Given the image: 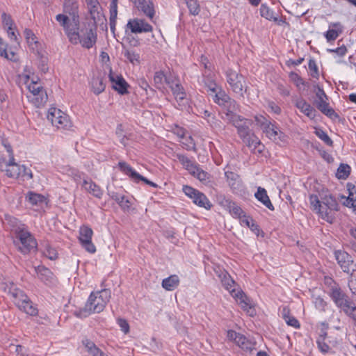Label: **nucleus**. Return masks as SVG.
<instances>
[{
	"label": "nucleus",
	"instance_id": "1",
	"mask_svg": "<svg viewBox=\"0 0 356 356\" xmlns=\"http://www.w3.org/2000/svg\"><path fill=\"white\" fill-rule=\"evenodd\" d=\"M63 14L56 15V19L63 27L66 35L72 40L75 38L74 31L80 24L79 15V2L77 0H65L63 4Z\"/></svg>",
	"mask_w": 356,
	"mask_h": 356
},
{
	"label": "nucleus",
	"instance_id": "2",
	"mask_svg": "<svg viewBox=\"0 0 356 356\" xmlns=\"http://www.w3.org/2000/svg\"><path fill=\"white\" fill-rule=\"evenodd\" d=\"M309 203L313 211H316L324 220L332 223L334 216V211L339 210V203L331 194L321 197V200L316 195H309Z\"/></svg>",
	"mask_w": 356,
	"mask_h": 356
},
{
	"label": "nucleus",
	"instance_id": "3",
	"mask_svg": "<svg viewBox=\"0 0 356 356\" xmlns=\"http://www.w3.org/2000/svg\"><path fill=\"white\" fill-rule=\"evenodd\" d=\"M111 297V293L109 289H103L100 291L92 292L85 305V307L79 309L74 312V314L79 318H86L93 313H100L102 312Z\"/></svg>",
	"mask_w": 356,
	"mask_h": 356
},
{
	"label": "nucleus",
	"instance_id": "4",
	"mask_svg": "<svg viewBox=\"0 0 356 356\" xmlns=\"http://www.w3.org/2000/svg\"><path fill=\"white\" fill-rule=\"evenodd\" d=\"M335 305L341 309L346 314L356 321V307L352 305V301L336 283L331 286L328 293Z\"/></svg>",
	"mask_w": 356,
	"mask_h": 356
},
{
	"label": "nucleus",
	"instance_id": "5",
	"mask_svg": "<svg viewBox=\"0 0 356 356\" xmlns=\"http://www.w3.org/2000/svg\"><path fill=\"white\" fill-rule=\"evenodd\" d=\"M213 100L222 108V118L224 120L229 122L238 115L236 112L239 111L240 106L222 89H220L218 94L214 95Z\"/></svg>",
	"mask_w": 356,
	"mask_h": 356
},
{
	"label": "nucleus",
	"instance_id": "6",
	"mask_svg": "<svg viewBox=\"0 0 356 356\" xmlns=\"http://www.w3.org/2000/svg\"><path fill=\"white\" fill-rule=\"evenodd\" d=\"M225 76L231 90L234 93L243 97L248 89L245 77L232 69H227L225 71Z\"/></svg>",
	"mask_w": 356,
	"mask_h": 356
},
{
	"label": "nucleus",
	"instance_id": "7",
	"mask_svg": "<svg viewBox=\"0 0 356 356\" xmlns=\"http://www.w3.org/2000/svg\"><path fill=\"white\" fill-rule=\"evenodd\" d=\"M14 236L15 237L14 243L23 254H28L37 247V242L28 230L27 227L14 234Z\"/></svg>",
	"mask_w": 356,
	"mask_h": 356
},
{
	"label": "nucleus",
	"instance_id": "8",
	"mask_svg": "<svg viewBox=\"0 0 356 356\" xmlns=\"http://www.w3.org/2000/svg\"><path fill=\"white\" fill-rule=\"evenodd\" d=\"M250 125L246 124L237 131V134L253 153L261 154L264 149V146L261 144L260 140L252 132L250 129Z\"/></svg>",
	"mask_w": 356,
	"mask_h": 356
},
{
	"label": "nucleus",
	"instance_id": "9",
	"mask_svg": "<svg viewBox=\"0 0 356 356\" xmlns=\"http://www.w3.org/2000/svg\"><path fill=\"white\" fill-rule=\"evenodd\" d=\"M27 88L29 91V95L27 96L29 100L36 107L44 106L48 99L44 88L33 78L31 82L28 84Z\"/></svg>",
	"mask_w": 356,
	"mask_h": 356
},
{
	"label": "nucleus",
	"instance_id": "10",
	"mask_svg": "<svg viewBox=\"0 0 356 356\" xmlns=\"http://www.w3.org/2000/svg\"><path fill=\"white\" fill-rule=\"evenodd\" d=\"M175 156L183 167L188 170L191 175L198 179L200 181H205L209 179V174L202 170L198 164L190 159L188 156L181 154H177Z\"/></svg>",
	"mask_w": 356,
	"mask_h": 356
},
{
	"label": "nucleus",
	"instance_id": "11",
	"mask_svg": "<svg viewBox=\"0 0 356 356\" xmlns=\"http://www.w3.org/2000/svg\"><path fill=\"white\" fill-rule=\"evenodd\" d=\"M175 156L183 167L188 170L191 175L198 179L200 181H205L209 179V174L202 170L198 164L190 159L188 156L181 154H177Z\"/></svg>",
	"mask_w": 356,
	"mask_h": 356
},
{
	"label": "nucleus",
	"instance_id": "12",
	"mask_svg": "<svg viewBox=\"0 0 356 356\" xmlns=\"http://www.w3.org/2000/svg\"><path fill=\"white\" fill-rule=\"evenodd\" d=\"M175 156L183 167L188 170L191 175L198 179L200 181H205L209 179V174L202 170L198 164L190 159L188 156L181 154H177Z\"/></svg>",
	"mask_w": 356,
	"mask_h": 356
},
{
	"label": "nucleus",
	"instance_id": "13",
	"mask_svg": "<svg viewBox=\"0 0 356 356\" xmlns=\"http://www.w3.org/2000/svg\"><path fill=\"white\" fill-rule=\"evenodd\" d=\"M175 156L183 167L188 170L191 175L198 179L200 181H205L209 179V174L202 170L198 164L190 159L188 156L181 154H177Z\"/></svg>",
	"mask_w": 356,
	"mask_h": 356
},
{
	"label": "nucleus",
	"instance_id": "14",
	"mask_svg": "<svg viewBox=\"0 0 356 356\" xmlns=\"http://www.w3.org/2000/svg\"><path fill=\"white\" fill-rule=\"evenodd\" d=\"M47 120L58 129H67L71 127V121L68 115L55 107L49 109Z\"/></svg>",
	"mask_w": 356,
	"mask_h": 356
},
{
	"label": "nucleus",
	"instance_id": "15",
	"mask_svg": "<svg viewBox=\"0 0 356 356\" xmlns=\"http://www.w3.org/2000/svg\"><path fill=\"white\" fill-rule=\"evenodd\" d=\"M75 38L74 40L70 39L69 35H67L69 41L73 44L81 43V45L87 49L91 48L96 42V36L92 29H87L85 33L83 30L80 31V24L77 26V29L74 31Z\"/></svg>",
	"mask_w": 356,
	"mask_h": 356
},
{
	"label": "nucleus",
	"instance_id": "16",
	"mask_svg": "<svg viewBox=\"0 0 356 356\" xmlns=\"http://www.w3.org/2000/svg\"><path fill=\"white\" fill-rule=\"evenodd\" d=\"M183 191L186 196L193 200V202L200 207L209 210L212 204L207 196L202 192L189 186H184Z\"/></svg>",
	"mask_w": 356,
	"mask_h": 356
},
{
	"label": "nucleus",
	"instance_id": "17",
	"mask_svg": "<svg viewBox=\"0 0 356 356\" xmlns=\"http://www.w3.org/2000/svg\"><path fill=\"white\" fill-rule=\"evenodd\" d=\"M334 254L338 264L344 273H350L351 270L356 271V264H354L352 256L348 252L338 250H335Z\"/></svg>",
	"mask_w": 356,
	"mask_h": 356
},
{
	"label": "nucleus",
	"instance_id": "18",
	"mask_svg": "<svg viewBox=\"0 0 356 356\" xmlns=\"http://www.w3.org/2000/svg\"><path fill=\"white\" fill-rule=\"evenodd\" d=\"M316 95L318 99L316 102L317 108L330 118H338L337 113L329 106V104L327 102V96L323 88L318 87Z\"/></svg>",
	"mask_w": 356,
	"mask_h": 356
},
{
	"label": "nucleus",
	"instance_id": "19",
	"mask_svg": "<svg viewBox=\"0 0 356 356\" xmlns=\"http://www.w3.org/2000/svg\"><path fill=\"white\" fill-rule=\"evenodd\" d=\"M118 167L120 170L126 175L129 176V178L133 180L136 183H138L140 181H143L145 184L154 187L156 188L157 184L148 180L147 178L143 177L139 173H138L134 168L131 167L127 163L124 161H120L118 163Z\"/></svg>",
	"mask_w": 356,
	"mask_h": 356
},
{
	"label": "nucleus",
	"instance_id": "20",
	"mask_svg": "<svg viewBox=\"0 0 356 356\" xmlns=\"http://www.w3.org/2000/svg\"><path fill=\"white\" fill-rule=\"evenodd\" d=\"M93 232L91 228L88 226H83L79 230V241L83 248L90 253H95L96 248L92 243V236Z\"/></svg>",
	"mask_w": 356,
	"mask_h": 356
},
{
	"label": "nucleus",
	"instance_id": "21",
	"mask_svg": "<svg viewBox=\"0 0 356 356\" xmlns=\"http://www.w3.org/2000/svg\"><path fill=\"white\" fill-rule=\"evenodd\" d=\"M3 290L13 298V302L19 308L24 300H27V296L19 289L17 288L13 282L4 283Z\"/></svg>",
	"mask_w": 356,
	"mask_h": 356
},
{
	"label": "nucleus",
	"instance_id": "22",
	"mask_svg": "<svg viewBox=\"0 0 356 356\" xmlns=\"http://www.w3.org/2000/svg\"><path fill=\"white\" fill-rule=\"evenodd\" d=\"M127 26L133 33H149L153 31L152 25L139 18L129 19Z\"/></svg>",
	"mask_w": 356,
	"mask_h": 356
},
{
	"label": "nucleus",
	"instance_id": "23",
	"mask_svg": "<svg viewBox=\"0 0 356 356\" xmlns=\"http://www.w3.org/2000/svg\"><path fill=\"white\" fill-rule=\"evenodd\" d=\"M109 80L111 82L112 88L120 95H125L129 92V84L122 77V75L113 73L112 70L110 71Z\"/></svg>",
	"mask_w": 356,
	"mask_h": 356
},
{
	"label": "nucleus",
	"instance_id": "24",
	"mask_svg": "<svg viewBox=\"0 0 356 356\" xmlns=\"http://www.w3.org/2000/svg\"><path fill=\"white\" fill-rule=\"evenodd\" d=\"M296 107L309 119L313 120L316 118L317 111L303 98H296L294 100Z\"/></svg>",
	"mask_w": 356,
	"mask_h": 356
},
{
	"label": "nucleus",
	"instance_id": "25",
	"mask_svg": "<svg viewBox=\"0 0 356 356\" xmlns=\"http://www.w3.org/2000/svg\"><path fill=\"white\" fill-rule=\"evenodd\" d=\"M166 83L170 88L177 102L182 101L186 98V94L184 88L181 85L179 79L175 77L165 79Z\"/></svg>",
	"mask_w": 356,
	"mask_h": 356
},
{
	"label": "nucleus",
	"instance_id": "26",
	"mask_svg": "<svg viewBox=\"0 0 356 356\" xmlns=\"http://www.w3.org/2000/svg\"><path fill=\"white\" fill-rule=\"evenodd\" d=\"M199 83L207 90L208 92H209V95L212 96V98H213L214 95L218 94L220 92V90L222 89L220 87H218L216 81L210 74H203L202 79L199 81Z\"/></svg>",
	"mask_w": 356,
	"mask_h": 356
},
{
	"label": "nucleus",
	"instance_id": "27",
	"mask_svg": "<svg viewBox=\"0 0 356 356\" xmlns=\"http://www.w3.org/2000/svg\"><path fill=\"white\" fill-rule=\"evenodd\" d=\"M91 19L96 24L102 21L103 15L102 13V7L97 0H85Z\"/></svg>",
	"mask_w": 356,
	"mask_h": 356
},
{
	"label": "nucleus",
	"instance_id": "28",
	"mask_svg": "<svg viewBox=\"0 0 356 356\" xmlns=\"http://www.w3.org/2000/svg\"><path fill=\"white\" fill-rule=\"evenodd\" d=\"M22 165H20L15 161L14 155H12L4 169L6 176L11 178H17L22 174Z\"/></svg>",
	"mask_w": 356,
	"mask_h": 356
},
{
	"label": "nucleus",
	"instance_id": "29",
	"mask_svg": "<svg viewBox=\"0 0 356 356\" xmlns=\"http://www.w3.org/2000/svg\"><path fill=\"white\" fill-rule=\"evenodd\" d=\"M137 8L151 20L155 15L154 5L152 0H137Z\"/></svg>",
	"mask_w": 356,
	"mask_h": 356
},
{
	"label": "nucleus",
	"instance_id": "30",
	"mask_svg": "<svg viewBox=\"0 0 356 356\" xmlns=\"http://www.w3.org/2000/svg\"><path fill=\"white\" fill-rule=\"evenodd\" d=\"M232 297L235 298L236 302L241 306V309L252 315L250 300L245 293L241 291L232 290Z\"/></svg>",
	"mask_w": 356,
	"mask_h": 356
},
{
	"label": "nucleus",
	"instance_id": "31",
	"mask_svg": "<svg viewBox=\"0 0 356 356\" xmlns=\"http://www.w3.org/2000/svg\"><path fill=\"white\" fill-rule=\"evenodd\" d=\"M35 273L38 278L45 284L53 283L54 276L52 272L47 268L43 266H38L34 268Z\"/></svg>",
	"mask_w": 356,
	"mask_h": 356
},
{
	"label": "nucleus",
	"instance_id": "32",
	"mask_svg": "<svg viewBox=\"0 0 356 356\" xmlns=\"http://www.w3.org/2000/svg\"><path fill=\"white\" fill-rule=\"evenodd\" d=\"M262 130L267 137L274 140H277V138H280L281 136L283 134L282 132L270 121L268 122L262 123Z\"/></svg>",
	"mask_w": 356,
	"mask_h": 356
},
{
	"label": "nucleus",
	"instance_id": "33",
	"mask_svg": "<svg viewBox=\"0 0 356 356\" xmlns=\"http://www.w3.org/2000/svg\"><path fill=\"white\" fill-rule=\"evenodd\" d=\"M259 11L261 16L268 20L273 21L279 25H281L284 22V20L279 19V17L275 15L274 12L266 4L262 3Z\"/></svg>",
	"mask_w": 356,
	"mask_h": 356
},
{
	"label": "nucleus",
	"instance_id": "34",
	"mask_svg": "<svg viewBox=\"0 0 356 356\" xmlns=\"http://www.w3.org/2000/svg\"><path fill=\"white\" fill-rule=\"evenodd\" d=\"M82 187L89 193L92 194L97 198H101L103 191L99 186L90 179H85L83 181Z\"/></svg>",
	"mask_w": 356,
	"mask_h": 356
},
{
	"label": "nucleus",
	"instance_id": "35",
	"mask_svg": "<svg viewBox=\"0 0 356 356\" xmlns=\"http://www.w3.org/2000/svg\"><path fill=\"white\" fill-rule=\"evenodd\" d=\"M82 345L86 348V350L92 356H106L104 353L101 350L93 341L88 338L82 339Z\"/></svg>",
	"mask_w": 356,
	"mask_h": 356
},
{
	"label": "nucleus",
	"instance_id": "36",
	"mask_svg": "<svg viewBox=\"0 0 356 356\" xmlns=\"http://www.w3.org/2000/svg\"><path fill=\"white\" fill-rule=\"evenodd\" d=\"M225 176L228 185L233 191L239 189L241 186V180L236 173L227 171L225 172Z\"/></svg>",
	"mask_w": 356,
	"mask_h": 356
},
{
	"label": "nucleus",
	"instance_id": "37",
	"mask_svg": "<svg viewBox=\"0 0 356 356\" xmlns=\"http://www.w3.org/2000/svg\"><path fill=\"white\" fill-rule=\"evenodd\" d=\"M255 197L261 202L264 206H266L270 211L275 209L273 204L271 203L269 197L267 195L266 189L261 187H259L257 191L254 194Z\"/></svg>",
	"mask_w": 356,
	"mask_h": 356
},
{
	"label": "nucleus",
	"instance_id": "38",
	"mask_svg": "<svg viewBox=\"0 0 356 356\" xmlns=\"http://www.w3.org/2000/svg\"><path fill=\"white\" fill-rule=\"evenodd\" d=\"M5 220L10 227L11 232L13 233V234H15L18 232H20V230L24 229V227H26L24 224L22 223L18 219L9 215L5 216Z\"/></svg>",
	"mask_w": 356,
	"mask_h": 356
},
{
	"label": "nucleus",
	"instance_id": "39",
	"mask_svg": "<svg viewBox=\"0 0 356 356\" xmlns=\"http://www.w3.org/2000/svg\"><path fill=\"white\" fill-rule=\"evenodd\" d=\"M90 86L92 91L95 94L99 95L105 90L106 83L102 77L95 76L91 79Z\"/></svg>",
	"mask_w": 356,
	"mask_h": 356
},
{
	"label": "nucleus",
	"instance_id": "40",
	"mask_svg": "<svg viewBox=\"0 0 356 356\" xmlns=\"http://www.w3.org/2000/svg\"><path fill=\"white\" fill-rule=\"evenodd\" d=\"M179 284V277L176 275H170L162 281V287L167 291H173Z\"/></svg>",
	"mask_w": 356,
	"mask_h": 356
},
{
	"label": "nucleus",
	"instance_id": "41",
	"mask_svg": "<svg viewBox=\"0 0 356 356\" xmlns=\"http://www.w3.org/2000/svg\"><path fill=\"white\" fill-rule=\"evenodd\" d=\"M118 15V0H111L110 4V27L114 33L116 25V19Z\"/></svg>",
	"mask_w": 356,
	"mask_h": 356
},
{
	"label": "nucleus",
	"instance_id": "42",
	"mask_svg": "<svg viewBox=\"0 0 356 356\" xmlns=\"http://www.w3.org/2000/svg\"><path fill=\"white\" fill-rule=\"evenodd\" d=\"M347 188L348 191V197L344 204L349 207H356V186L351 183H348Z\"/></svg>",
	"mask_w": 356,
	"mask_h": 356
},
{
	"label": "nucleus",
	"instance_id": "43",
	"mask_svg": "<svg viewBox=\"0 0 356 356\" xmlns=\"http://www.w3.org/2000/svg\"><path fill=\"white\" fill-rule=\"evenodd\" d=\"M124 56L133 65L140 63V54L131 49H124L122 51Z\"/></svg>",
	"mask_w": 356,
	"mask_h": 356
},
{
	"label": "nucleus",
	"instance_id": "44",
	"mask_svg": "<svg viewBox=\"0 0 356 356\" xmlns=\"http://www.w3.org/2000/svg\"><path fill=\"white\" fill-rule=\"evenodd\" d=\"M227 204V209H229V211L230 214L236 218H238L239 217H241V215L244 213V211L242 210V209L238 206L235 202L232 201H226Z\"/></svg>",
	"mask_w": 356,
	"mask_h": 356
},
{
	"label": "nucleus",
	"instance_id": "45",
	"mask_svg": "<svg viewBox=\"0 0 356 356\" xmlns=\"http://www.w3.org/2000/svg\"><path fill=\"white\" fill-rule=\"evenodd\" d=\"M24 304L20 305L19 309L27 314L34 316L37 314V309L33 305V303L30 301L29 298L27 297V300H24L23 302Z\"/></svg>",
	"mask_w": 356,
	"mask_h": 356
},
{
	"label": "nucleus",
	"instance_id": "46",
	"mask_svg": "<svg viewBox=\"0 0 356 356\" xmlns=\"http://www.w3.org/2000/svg\"><path fill=\"white\" fill-rule=\"evenodd\" d=\"M229 122L231 123L233 126H234L237 131L245 127L246 124H252V122L250 120L246 119L241 115L235 117L234 119H233Z\"/></svg>",
	"mask_w": 356,
	"mask_h": 356
},
{
	"label": "nucleus",
	"instance_id": "47",
	"mask_svg": "<svg viewBox=\"0 0 356 356\" xmlns=\"http://www.w3.org/2000/svg\"><path fill=\"white\" fill-rule=\"evenodd\" d=\"M191 15L196 16L200 12V6L198 0H184Z\"/></svg>",
	"mask_w": 356,
	"mask_h": 356
},
{
	"label": "nucleus",
	"instance_id": "48",
	"mask_svg": "<svg viewBox=\"0 0 356 356\" xmlns=\"http://www.w3.org/2000/svg\"><path fill=\"white\" fill-rule=\"evenodd\" d=\"M28 199L33 205H41L46 203V198L43 195L32 192L29 193Z\"/></svg>",
	"mask_w": 356,
	"mask_h": 356
},
{
	"label": "nucleus",
	"instance_id": "49",
	"mask_svg": "<svg viewBox=\"0 0 356 356\" xmlns=\"http://www.w3.org/2000/svg\"><path fill=\"white\" fill-rule=\"evenodd\" d=\"M350 167L348 164L341 163L337 169L336 176L338 179H346L350 175Z\"/></svg>",
	"mask_w": 356,
	"mask_h": 356
},
{
	"label": "nucleus",
	"instance_id": "50",
	"mask_svg": "<svg viewBox=\"0 0 356 356\" xmlns=\"http://www.w3.org/2000/svg\"><path fill=\"white\" fill-rule=\"evenodd\" d=\"M181 138L183 139L181 143L186 149L193 151L196 150L195 143L191 136H186L183 134L181 136Z\"/></svg>",
	"mask_w": 356,
	"mask_h": 356
},
{
	"label": "nucleus",
	"instance_id": "51",
	"mask_svg": "<svg viewBox=\"0 0 356 356\" xmlns=\"http://www.w3.org/2000/svg\"><path fill=\"white\" fill-rule=\"evenodd\" d=\"M221 282L222 285L225 287V289L231 292L232 295V290H235L234 289V281L231 278V277L227 273H225L221 279Z\"/></svg>",
	"mask_w": 356,
	"mask_h": 356
},
{
	"label": "nucleus",
	"instance_id": "52",
	"mask_svg": "<svg viewBox=\"0 0 356 356\" xmlns=\"http://www.w3.org/2000/svg\"><path fill=\"white\" fill-rule=\"evenodd\" d=\"M315 134L321 139L326 145L332 147L333 145L332 140L329 136L321 129H316Z\"/></svg>",
	"mask_w": 356,
	"mask_h": 356
},
{
	"label": "nucleus",
	"instance_id": "53",
	"mask_svg": "<svg viewBox=\"0 0 356 356\" xmlns=\"http://www.w3.org/2000/svg\"><path fill=\"white\" fill-rule=\"evenodd\" d=\"M165 79H172V77H166L163 72H156L154 76V82L157 88H160L163 86V81Z\"/></svg>",
	"mask_w": 356,
	"mask_h": 356
},
{
	"label": "nucleus",
	"instance_id": "54",
	"mask_svg": "<svg viewBox=\"0 0 356 356\" xmlns=\"http://www.w3.org/2000/svg\"><path fill=\"white\" fill-rule=\"evenodd\" d=\"M316 343L318 348L322 353L325 354L331 352V347L323 340V338H317Z\"/></svg>",
	"mask_w": 356,
	"mask_h": 356
},
{
	"label": "nucleus",
	"instance_id": "55",
	"mask_svg": "<svg viewBox=\"0 0 356 356\" xmlns=\"http://www.w3.org/2000/svg\"><path fill=\"white\" fill-rule=\"evenodd\" d=\"M6 44L3 41V40L0 38V56L7 58L8 60L15 61V53H11L12 58H10L7 51H6Z\"/></svg>",
	"mask_w": 356,
	"mask_h": 356
},
{
	"label": "nucleus",
	"instance_id": "56",
	"mask_svg": "<svg viewBox=\"0 0 356 356\" xmlns=\"http://www.w3.org/2000/svg\"><path fill=\"white\" fill-rule=\"evenodd\" d=\"M242 349H250V342L243 334H239L235 342Z\"/></svg>",
	"mask_w": 356,
	"mask_h": 356
},
{
	"label": "nucleus",
	"instance_id": "57",
	"mask_svg": "<svg viewBox=\"0 0 356 356\" xmlns=\"http://www.w3.org/2000/svg\"><path fill=\"white\" fill-rule=\"evenodd\" d=\"M31 75H33L32 68L28 65H26L24 68L23 72L20 75V77L24 79L26 83H27L29 80H31L33 78L35 79V78L31 76Z\"/></svg>",
	"mask_w": 356,
	"mask_h": 356
},
{
	"label": "nucleus",
	"instance_id": "58",
	"mask_svg": "<svg viewBox=\"0 0 356 356\" xmlns=\"http://www.w3.org/2000/svg\"><path fill=\"white\" fill-rule=\"evenodd\" d=\"M238 219L240 220V223L241 225H245L248 227H252L254 226L256 227H257V225L254 224V222L251 223V222H252V219L250 216H246L245 213H243L241 215V217H239Z\"/></svg>",
	"mask_w": 356,
	"mask_h": 356
},
{
	"label": "nucleus",
	"instance_id": "59",
	"mask_svg": "<svg viewBox=\"0 0 356 356\" xmlns=\"http://www.w3.org/2000/svg\"><path fill=\"white\" fill-rule=\"evenodd\" d=\"M314 305L316 309L320 311H325L327 306V302L320 296L316 297L314 301Z\"/></svg>",
	"mask_w": 356,
	"mask_h": 356
},
{
	"label": "nucleus",
	"instance_id": "60",
	"mask_svg": "<svg viewBox=\"0 0 356 356\" xmlns=\"http://www.w3.org/2000/svg\"><path fill=\"white\" fill-rule=\"evenodd\" d=\"M339 36V32L335 29H329L325 33V37L327 42L335 40Z\"/></svg>",
	"mask_w": 356,
	"mask_h": 356
},
{
	"label": "nucleus",
	"instance_id": "61",
	"mask_svg": "<svg viewBox=\"0 0 356 356\" xmlns=\"http://www.w3.org/2000/svg\"><path fill=\"white\" fill-rule=\"evenodd\" d=\"M44 254L51 260H55L58 257L56 250L52 248L48 247L44 252Z\"/></svg>",
	"mask_w": 356,
	"mask_h": 356
},
{
	"label": "nucleus",
	"instance_id": "62",
	"mask_svg": "<svg viewBox=\"0 0 356 356\" xmlns=\"http://www.w3.org/2000/svg\"><path fill=\"white\" fill-rule=\"evenodd\" d=\"M289 77L291 80L293 82H294L297 86H300V85L305 84L303 79L296 72H291L289 74Z\"/></svg>",
	"mask_w": 356,
	"mask_h": 356
},
{
	"label": "nucleus",
	"instance_id": "63",
	"mask_svg": "<svg viewBox=\"0 0 356 356\" xmlns=\"http://www.w3.org/2000/svg\"><path fill=\"white\" fill-rule=\"evenodd\" d=\"M3 24L7 29H12L13 25V21L10 15H6L3 13L1 15Z\"/></svg>",
	"mask_w": 356,
	"mask_h": 356
},
{
	"label": "nucleus",
	"instance_id": "64",
	"mask_svg": "<svg viewBox=\"0 0 356 356\" xmlns=\"http://www.w3.org/2000/svg\"><path fill=\"white\" fill-rule=\"evenodd\" d=\"M118 324L120 326L121 330L124 333L127 334L129 332V325L128 322L123 318L118 319Z\"/></svg>",
	"mask_w": 356,
	"mask_h": 356
}]
</instances>
